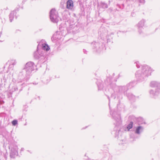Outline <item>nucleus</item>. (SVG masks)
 I'll use <instances>...</instances> for the list:
<instances>
[{"mask_svg": "<svg viewBox=\"0 0 160 160\" xmlns=\"http://www.w3.org/2000/svg\"><path fill=\"white\" fill-rule=\"evenodd\" d=\"M50 17L52 22H58V12L55 9H53L51 10Z\"/></svg>", "mask_w": 160, "mask_h": 160, "instance_id": "nucleus-1", "label": "nucleus"}, {"mask_svg": "<svg viewBox=\"0 0 160 160\" xmlns=\"http://www.w3.org/2000/svg\"><path fill=\"white\" fill-rule=\"evenodd\" d=\"M73 7V1L71 0H68L67 2V8L69 9H72Z\"/></svg>", "mask_w": 160, "mask_h": 160, "instance_id": "nucleus-2", "label": "nucleus"}, {"mask_svg": "<svg viewBox=\"0 0 160 160\" xmlns=\"http://www.w3.org/2000/svg\"><path fill=\"white\" fill-rule=\"evenodd\" d=\"M42 48L44 50H46L47 51H48L50 49V48H49L48 46L46 44L44 43L42 44Z\"/></svg>", "mask_w": 160, "mask_h": 160, "instance_id": "nucleus-3", "label": "nucleus"}, {"mask_svg": "<svg viewBox=\"0 0 160 160\" xmlns=\"http://www.w3.org/2000/svg\"><path fill=\"white\" fill-rule=\"evenodd\" d=\"M133 122H131L128 125L127 128L129 130L130 129H131L132 127Z\"/></svg>", "mask_w": 160, "mask_h": 160, "instance_id": "nucleus-4", "label": "nucleus"}, {"mask_svg": "<svg viewBox=\"0 0 160 160\" xmlns=\"http://www.w3.org/2000/svg\"><path fill=\"white\" fill-rule=\"evenodd\" d=\"M141 128V127H138L136 129V132L138 133H139V130Z\"/></svg>", "mask_w": 160, "mask_h": 160, "instance_id": "nucleus-5", "label": "nucleus"}, {"mask_svg": "<svg viewBox=\"0 0 160 160\" xmlns=\"http://www.w3.org/2000/svg\"><path fill=\"white\" fill-rule=\"evenodd\" d=\"M13 125L15 126L17 123V121L16 120H14L12 122Z\"/></svg>", "mask_w": 160, "mask_h": 160, "instance_id": "nucleus-6", "label": "nucleus"}]
</instances>
